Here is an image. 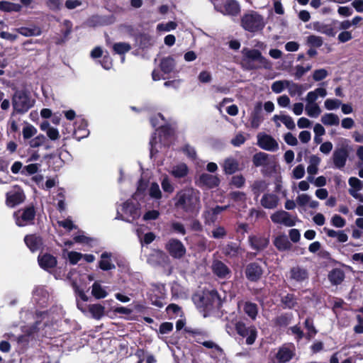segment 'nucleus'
Here are the masks:
<instances>
[{"label":"nucleus","instance_id":"f257e3e1","mask_svg":"<svg viewBox=\"0 0 363 363\" xmlns=\"http://www.w3.org/2000/svg\"><path fill=\"white\" fill-rule=\"evenodd\" d=\"M21 315L22 318L25 316L26 320L35 318V324L21 326L23 334L18 337L13 333H6L4 336L9 339L14 338L23 346L33 341L39 340L40 337L51 335L48 331L50 330V325L48 323L50 316L52 318V322L57 320L55 315H53V313H49L47 311H36L35 317H34L33 313L22 311Z\"/></svg>","mask_w":363,"mask_h":363},{"label":"nucleus","instance_id":"f03ea898","mask_svg":"<svg viewBox=\"0 0 363 363\" xmlns=\"http://www.w3.org/2000/svg\"><path fill=\"white\" fill-rule=\"evenodd\" d=\"M174 199L175 206L186 213H198L201 208L200 192L192 187L179 191Z\"/></svg>","mask_w":363,"mask_h":363},{"label":"nucleus","instance_id":"7ed1b4c3","mask_svg":"<svg viewBox=\"0 0 363 363\" xmlns=\"http://www.w3.org/2000/svg\"><path fill=\"white\" fill-rule=\"evenodd\" d=\"M242 67L247 70L265 69H269L272 67V63L262 56L260 51L256 49L243 48L242 50Z\"/></svg>","mask_w":363,"mask_h":363},{"label":"nucleus","instance_id":"20e7f679","mask_svg":"<svg viewBox=\"0 0 363 363\" xmlns=\"http://www.w3.org/2000/svg\"><path fill=\"white\" fill-rule=\"evenodd\" d=\"M35 102V99L28 91L25 89L15 91L11 97L13 114H24L27 113L33 107Z\"/></svg>","mask_w":363,"mask_h":363},{"label":"nucleus","instance_id":"39448f33","mask_svg":"<svg viewBox=\"0 0 363 363\" xmlns=\"http://www.w3.org/2000/svg\"><path fill=\"white\" fill-rule=\"evenodd\" d=\"M140 214L139 203H134L133 200H128L118 208L116 218L131 223L138 219Z\"/></svg>","mask_w":363,"mask_h":363},{"label":"nucleus","instance_id":"423d86ee","mask_svg":"<svg viewBox=\"0 0 363 363\" xmlns=\"http://www.w3.org/2000/svg\"><path fill=\"white\" fill-rule=\"evenodd\" d=\"M265 26L263 16L256 11H251L241 18V26L245 30L255 33L262 30Z\"/></svg>","mask_w":363,"mask_h":363},{"label":"nucleus","instance_id":"0eeeda50","mask_svg":"<svg viewBox=\"0 0 363 363\" xmlns=\"http://www.w3.org/2000/svg\"><path fill=\"white\" fill-rule=\"evenodd\" d=\"M349 152L350 146L347 140H345V143L335 147L332 155L335 168L342 169L345 167L349 157Z\"/></svg>","mask_w":363,"mask_h":363},{"label":"nucleus","instance_id":"6e6552de","mask_svg":"<svg viewBox=\"0 0 363 363\" xmlns=\"http://www.w3.org/2000/svg\"><path fill=\"white\" fill-rule=\"evenodd\" d=\"M146 262L151 266L162 267H167L171 263L169 255L160 249H152L146 256Z\"/></svg>","mask_w":363,"mask_h":363},{"label":"nucleus","instance_id":"1a4fd4ad","mask_svg":"<svg viewBox=\"0 0 363 363\" xmlns=\"http://www.w3.org/2000/svg\"><path fill=\"white\" fill-rule=\"evenodd\" d=\"M164 248L169 256L174 259H182L186 252L184 245L177 238H170L164 245Z\"/></svg>","mask_w":363,"mask_h":363},{"label":"nucleus","instance_id":"9d476101","mask_svg":"<svg viewBox=\"0 0 363 363\" xmlns=\"http://www.w3.org/2000/svg\"><path fill=\"white\" fill-rule=\"evenodd\" d=\"M35 216V211L33 206H28L24 209L18 210L13 214L16 225L21 227L31 224Z\"/></svg>","mask_w":363,"mask_h":363},{"label":"nucleus","instance_id":"9b49d317","mask_svg":"<svg viewBox=\"0 0 363 363\" xmlns=\"http://www.w3.org/2000/svg\"><path fill=\"white\" fill-rule=\"evenodd\" d=\"M215 9L224 14L235 16L240 11V5L235 0H221L220 3L215 4Z\"/></svg>","mask_w":363,"mask_h":363},{"label":"nucleus","instance_id":"f8f14e48","mask_svg":"<svg viewBox=\"0 0 363 363\" xmlns=\"http://www.w3.org/2000/svg\"><path fill=\"white\" fill-rule=\"evenodd\" d=\"M6 203L9 207H15L23 203L25 199V195L23 189L18 186H14L6 194Z\"/></svg>","mask_w":363,"mask_h":363},{"label":"nucleus","instance_id":"ddd939ff","mask_svg":"<svg viewBox=\"0 0 363 363\" xmlns=\"http://www.w3.org/2000/svg\"><path fill=\"white\" fill-rule=\"evenodd\" d=\"M236 331L242 337H246V344L252 345L257 335V331L254 326H246L242 323H238L235 325Z\"/></svg>","mask_w":363,"mask_h":363},{"label":"nucleus","instance_id":"4468645a","mask_svg":"<svg viewBox=\"0 0 363 363\" xmlns=\"http://www.w3.org/2000/svg\"><path fill=\"white\" fill-rule=\"evenodd\" d=\"M296 348L293 344H285L280 347L276 354V359L279 363L289 362L295 356Z\"/></svg>","mask_w":363,"mask_h":363},{"label":"nucleus","instance_id":"2eb2a0df","mask_svg":"<svg viewBox=\"0 0 363 363\" xmlns=\"http://www.w3.org/2000/svg\"><path fill=\"white\" fill-rule=\"evenodd\" d=\"M262 102H257L250 115V125L253 129H257L264 121Z\"/></svg>","mask_w":363,"mask_h":363},{"label":"nucleus","instance_id":"dca6fc26","mask_svg":"<svg viewBox=\"0 0 363 363\" xmlns=\"http://www.w3.org/2000/svg\"><path fill=\"white\" fill-rule=\"evenodd\" d=\"M273 223L277 224H282L287 227L294 226L296 224L295 220L291 215L284 211H277L272 213L270 216Z\"/></svg>","mask_w":363,"mask_h":363},{"label":"nucleus","instance_id":"f3484780","mask_svg":"<svg viewBox=\"0 0 363 363\" xmlns=\"http://www.w3.org/2000/svg\"><path fill=\"white\" fill-rule=\"evenodd\" d=\"M289 279L291 282L302 284L308 279V272L303 267H294L289 271Z\"/></svg>","mask_w":363,"mask_h":363},{"label":"nucleus","instance_id":"a211bd4d","mask_svg":"<svg viewBox=\"0 0 363 363\" xmlns=\"http://www.w3.org/2000/svg\"><path fill=\"white\" fill-rule=\"evenodd\" d=\"M196 184L199 187L213 189L217 187L219 185L220 179L216 175L203 173L196 179Z\"/></svg>","mask_w":363,"mask_h":363},{"label":"nucleus","instance_id":"6ab92c4d","mask_svg":"<svg viewBox=\"0 0 363 363\" xmlns=\"http://www.w3.org/2000/svg\"><path fill=\"white\" fill-rule=\"evenodd\" d=\"M257 144L263 150L274 152L279 149L277 142L270 135L259 134L257 136Z\"/></svg>","mask_w":363,"mask_h":363},{"label":"nucleus","instance_id":"aec40b11","mask_svg":"<svg viewBox=\"0 0 363 363\" xmlns=\"http://www.w3.org/2000/svg\"><path fill=\"white\" fill-rule=\"evenodd\" d=\"M263 273L262 267L257 263H250L245 269L246 277L251 281L259 280Z\"/></svg>","mask_w":363,"mask_h":363},{"label":"nucleus","instance_id":"412c9836","mask_svg":"<svg viewBox=\"0 0 363 363\" xmlns=\"http://www.w3.org/2000/svg\"><path fill=\"white\" fill-rule=\"evenodd\" d=\"M279 203V196L274 193H264L260 199V204L266 209H274Z\"/></svg>","mask_w":363,"mask_h":363},{"label":"nucleus","instance_id":"4be33fe9","mask_svg":"<svg viewBox=\"0 0 363 363\" xmlns=\"http://www.w3.org/2000/svg\"><path fill=\"white\" fill-rule=\"evenodd\" d=\"M212 270L214 274L220 279H228L231 271L228 267L220 260H215L212 264Z\"/></svg>","mask_w":363,"mask_h":363},{"label":"nucleus","instance_id":"5701e85b","mask_svg":"<svg viewBox=\"0 0 363 363\" xmlns=\"http://www.w3.org/2000/svg\"><path fill=\"white\" fill-rule=\"evenodd\" d=\"M74 134L78 140L89 135V130L87 129V122L84 118H77L76 121Z\"/></svg>","mask_w":363,"mask_h":363},{"label":"nucleus","instance_id":"b1692460","mask_svg":"<svg viewBox=\"0 0 363 363\" xmlns=\"http://www.w3.org/2000/svg\"><path fill=\"white\" fill-rule=\"evenodd\" d=\"M228 208L227 206H216L215 208H208L203 213V216L205 218V222L207 224H212L218 220V216L226 210Z\"/></svg>","mask_w":363,"mask_h":363},{"label":"nucleus","instance_id":"393cba45","mask_svg":"<svg viewBox=\"0 0 363 363\" xmlns=\"http://www.w3.org/2000/svg\"><path fill=\"white\" fill-rule=\"evenodd\" d=\"M274 157L273 155L264 152H258L253 156L252 162L256 167H267L274 163Z\"/></svg>","mask_w":363,"mask_h":363},{"label":"nucleus","instance_id":"a878e982","mask_svg":"<svg viewBox=\"0 0 363 363\" xmlns=\"http://www.w3.org/2000/svg\"><path fill=\"white\" fill-rule=\"evenodd\" d=\"M189 172L188 166L184 162L173 165L169 170V174L176 179L185 178L188 175Z\"/></svg>","mask_w":363,"mask_h":363},{"label":"nucleus","instance_id":"bb28decb","mask_svg":"<svg viewBox=\"0 0 363 363\" xmlns=\"http://www.w3.org/2000/svg\"><path fill=\"white\" fill-rule=\"evenodd\" d=\"M49 294L43 286H38L33 291V300L40 307H43L48 303Z\"/></svg>","mask_w":363,"mask_h":363},{"label":"nucleus","instance_id":"cd10ccee","mask_svg":"<svg viewBox=\"0 0 363 363\" xmlns=\"http://www.w3.org/2000/svg\"><path fill=\"white\" fill-rule=\"evenodd\" d=\"M38 260L40 266L47 271L54 268L57 264L56 258L50 254L39 255Z\"/></svg>","mask_w":363,"mask_h":363},{"label":"nucleus","instance_id":"c85d7f7f","mask_svg":"<svg viewBox=\"0 0 363 363\" xmlns=\"http://www.w3.org/2000/svg\"><path fill=\"white\" fill-rule=\"evenodd\" d=\"M24 241L31 252L38 251L43 245L42 239L35 235H26Z\"/></svg>","mask_w":363,"mask_h":363},{"label":"nucleus","instance_id":"c756f323","mask_svg":"<svg viewBox=\"0 0 363 363\" xmlns=\"http://www.w3.org/2000/svg\"><path fill=\"white\" fill-rule=\"evenodd\" d=\"M249 241L252 249L260 251L267 247L269 240L261 236H250Z\"/></svg>","mask_w":363,"mask_h":363},{"label":"nucleus","instance_id":"7c9ffc66","mask_svg":"<svg viewBox=\"0 0 363 363\" xmlns=\"http://www.w3.org/2000/svg\"><path fill=\"white\" fill-rule=\"evenodd\" d=\"M222 167L225 174H232L239 169V162L236 159L230 157L223 161Z\"/></svg>","mask_w":363,"mask_h":363},{"label":"nucleus","instance_id":"2f4dec72","mask_svg":"<svg viewBox=\"0 0 363 363\" xmlns=\"http://www.w3.org/2000/svg\"><path fill=\"white\" fill-rule=\"evenodd\" d=\"M327 95V91L325 88H317L313 91H309L306 96V102L307 104H317L316 101L318 97L324 98Z\"/></svg>","mask_w":363,"mask_h":363},{"label":"nucleus","instance_id":"473e14b6","mask_svg":"<svg viewBox=\"0 0 363 363\" xmlns=\"http://www.w3.org/2000/svg\"><path fill=\"white\" fill-rule=\"evenodd\" d=\"M111 254L107 252H103L101 255V260L99 267L104 271H108L116 268L115 264L111 260Z\"/></svg>","mask_w":363,"mask_h":363},{"label":"nucleus","instance_id":"72a5a7b5","mask_svg":"<svg viewBox=\"0 0 363 363\" xmlns=\"http://www.w3.org/2000/svg\"><path fill=\"white\" fill-rule=\"evenodd\" d=\"M16 31L25 36V37H31V36H39L41 35L42 31L40 28L38 26H33L32 27H20L16 28Z\"/></svg>","mask_w":363,"mask_h":363},{"label":"nucleus","instance_id":"f704fd0d","mask_svg":"<svg viewBox=\"0 0 363 363\" xmlns=\"http://www.w3.org/2000/svg\"><path fill=\"white\" fill-rule=\"evenodd\" d=\"M62 254L72 265L77 264L81 259H82V254L76 251L63 250Z\"/></svg>","mask_w":363,"mask_h":363},{"label":"nucleus","instance_id":"c9c22d12","mask_svg":"<svg viewBox=\"0 0 363 363\" xmlns=\"http://www.w3.org/2000/svg\"><path fill=\"white\" fill-rule=\"evenodd\" d=\"M320 121L323 124L328 126L338 125L340 123L338 116L333 113L323 114L321 116Z\"/></svg>","mask_w":363,"mask_h":363},{"label":"nucleus","instance_id":"e433bc0d","mask_svg":"<svg viewBox=\"0 0 363 363\" xmlns=\"http://www.w3.org/2000/svg\"><path fill=\"white\" fill-rule=\"evenodd\" d=\"M313 28L317 32L323 34H325L328 36H334L335 32L331 26L325 24L320 22H315L313 24Z\"/></svg>","mask_w":363,"mask_h":363},{"label":"nucleus","instance_id":"4c0bfd02","mask_svg":"<svg viewBox=\"0 0 363 363\" xmlns=\"http://www.w3.org/2000/svg\"><path fill=\"white\" fill-rule=\"evenodd\" d=\"M223 252L229 257H235L240 253V248L238 244L230 242L223 247Z\"/></svg>","mask_w":363,"mask_h":363},{"label":"nucleus","instance_id":"58836bf2","mask_svg":"<svg viewBox=\"0 0 363 363\" xmlns=\"http://www.w3.org/2000/svg\"><path fill=\"white\" fill-rule=\"evenodd\" d=\"M287 89L291 96H301L305 91L303 85L289 80Z\"/></svg>","mask_w":363,"mask_h":363},{"label":"nucleus","instance_id":"ea45409f","mask_svg":"<svg viewBox=\"0 0 363 363\" xmlns=\"http://www.w3.org/2000/svg\"><path fill=\"white\" fill-rule=\"evenodd\" d=\"M320 158L315 155H313L309 158V164L307 167V172L308 174L315 175L318 173V165L320 163Z\"/></svg>","mask_w":363,"mask_h":363},{"label":"nucleus","instance_id":"a19ab883","mask_svg":"<svg viewBox=\"0 0 363 363\" xmlns=\"http://www.w3.org/2000/svg\"><path fill=\"white\" fill-rule=\"evenodd\" d=\"M147 193L149 196L155 201L160 200L162 197L160 186L156 182H152L150 184L147 188Z\"/></svg>","mask_w":363,"mask_h":363},{"label":"nucleus","instance_id":"79ce46f5","mask_svg":"<svg viewBox=\"0 0 363 363\" xmlns=\"http://www.w3.org/2000/svg\"><path fill=\"white\" fill-rule=\"evenodd\" d=\"M344 278L345 274L343 271L339 269L332 270L328 275L329 280L334 285H337L342 283Z\"/></svg>","mask_w":363,"mask_h":363},{"label":"nucleus","instance_id":"37998d69","mask_svg":"<svg viewBox=\"0 0 363 363\" xmlns=\"http://www.w3.org/2000/svg\"><path fill=\"white\" fill-rule=\"evenodd\" d=\"M91 294L96 298L101 299L106 297L108 293L99 282L95 281L92 285Z\"/></svg>","mask_w":363,"mask_h":363},{"label":"nucleus","instance_id":"c03bdc74","mask_svg":"<svg viewBox=\"0 0 363 363\" xmlns=\"http://www.w3.org/2000/svg\"><path fill=\"white\" fill-rule=\"evenodd\" d=\"M22 9V6L19 4H15L10 1H0V10L6 12H19Z\"/></svg>","mask_w":363,"mask_h":363},{"label":"nucleus","instance_id":"a18cd8bd","mask_svg":"<svg viewBox=\"0 0 363 363\" xmlns=\"http://www.w3.org/2000/svg\"><path fill=\"white\" fill-rule=\"evenodd\" d=\"M174 60L172 57H167L162 59L160 62V68L165 74L172 72L174 68Z\"/></svg>","mask_w":363,"mask_h":363},{"label":"nucleus","instance_id":"49530a36","mask_svg":"<svg viewBox=\"0 0 363 363\" xmlns=\"http://www.w3.org/2000/svg\"><path fill=\"white\" fill-rule=\"evenodd\" d=\"M273 121H280L289 130H294L296 127L293 118L287 115H274L272 118Z\"/></svg>","mask_w":363,"mask_h":363},{"label":"nucleus","instance_id":"de8ad7c7","mask_svg":"<svg viewBox=\"0 0 363 363\" xmlns=\"http://www.w3.org/2000/svg\"><path fill=\"white\" fill-rule=\"evenodd\" d=\"M267 187L268 184L263 180L255 181L251 186L252 191L256 199L259 196L261 193L264 192Z\"/></svg>","mask_w":363,"mask_h":363},{"label":"nucleus","instance_id":"09e8293b","mask_svg":"<svg viewBox=\"0 0 363 363\" xmlns=\"http://www.w3.org/2000/svg\"><path fill=\"white\" fill-rule=\"evenodd\" d=\"M137 235L139 238L140 242L142 245V247L144 245H149L152 243L155 240V235L152 232H149L145 233L143 236H142V232L140 229L136 230Z\"/></svg>","mask_w":363,"mask_h":363},{"label":"nucleus","instance_id":"8fccbe9b","mask_svg":"<svg viewBox=\"0 0 363 363\" xmlns=\"http://www.w3.org/2000/svg\"><path fill=\"white\" fill-rule=\"evenodd\" d=\"M89 311L94 318L99 320L104 315L105 308L101 304H91L89 306Z\"/></svg>","mask_w":363,"mask_h":363},{"label":"nucleus","instance_id":"3c124183","mask_svg":"<svg viewBox=\"0 0 363 363\" xmlns=\"http://www.w3.org/2000/svg\"><path fill=\"white\" fill-rule=\"evenodd\" d=\"M306 114L311 118H318L321 113V109L318 104H307L305 106Z\"/></svg>","mask_w":363,"mask_h":363},{"label":"nucleus","instance_id":"603ef678","mask_svg":"<svg viewBox=\"0 0 363 363\" xmlns=\"http://www.w3.org/2000/svg\"><path fill=\"white\" fill-rule=\"evenodd\" d=\"M274 245L279 250L284 251L290 248L291 243L284 235H280L274 240Z\"/></svg>","mask_w":363,"mask_h":363},{"label":"nucleus","instance_id":"864d4df0","mask_svg":"<svg viewBox=\"0 0 363 363\" xmlns=\"http://www.w3.org/2000/svg\"><path fill=\"white\" fill-rule=\"evenodd\" d=\"M281 303L284 308H294L296 304V298L294 294H287L281 298Z\"/></svg>","mask_w":363,"mask_h":363},{"label":"nucleus","instance_id":"5fc2aeb1","mask_svg":"<svg viewBox=\"0 0 363 363\" xmlns=\"http://www.w3.org/2000/svg\"><path fill=\"white\" fill-rule=\"evenodd\" d=\"M38 133L37 128L30 123H26L23 128L22 134L24 140L30 139Z\"/></svg>","mask_w":363,"mask_h":363},{"label":"nucleus","instance_id":"6e6d98bb","mask_svg":"<svg viewBox=\"0 0 363 363\" xmlns=\"http://www.w3.org/2000/svg\"><path fill=\"white\" fill-rule=\"evenodd\" d=\"M244 311L250 318L255 320L258 312L257 306L255 303L247 302L244 306Z\"/></svg>","mask_w":363,"mask_h":363},{"label":"nucleus","instance_id":"4d7b16f0","mask_svg":"<svg viewBox=\"0 0 363 363\" xmlns=\"http://www.w3.org/2000/svg\"><path fill=\"white\" fill-rule=\"evenodd\" d=\"M289 80H277L272 83L271 89L274 93H281L285 89H287Z\"/></svg>","mask_w":363,"mask_h":363},{"label":"nucleus","instance_id":"13d9d810","mask_svg":"<svg viewBox=\"0 0 363 363\" xmlns=\"http://www.w3.org/2000/svg\"><path fill=\"white\" fill-rule=\"evenodd\" d=\"M113 51L118 55H124L131 49L130 44L127 43H117L113 45Z\"/></svg>","mask_w":363,"mask_h":363},{"label":"nucleus","instance_id":"bf43d9fd","mask_svg":"<svg viewBox=\"0 0 363 363\" xmlns=\"http://www.w3.org/2000/svg\"><path fill=\"white\" fill-rule=\"evenodd\" d=\"M305 328L307 329L308 333L306 335V338L308 340H311L313 338L316 333H318L317 330L313 325L312 320H311L309 318H306L304 323Z\"/></svg>","mask_w":363,"mask_h":363},{"label":"nucleus","instance_id":"052dcab7","mask_svg":"<svg viewBox=\"0 0 363 363\" xmlns=\"http://www.w3.org/2000/svg\"><path fill=\"white\" fill-rule=\"evenodd\" d=\"M46 141H47L46 137L43 134H40V135H37L36 137H35L34 138L31 139L28 142V144L30 147L36 148V147H39L43 145Z\"/></svg>","mask_w":363,"mask_h":363},{"label":"nucleus","instance_id":"680f3d73","mask_svg":"<svg viewBox=\"0 0 363 363\" xmlns=\"http://www.w3.org/2000/svg\"><path fill=\"white\" fill-rule=\"evenodd\" d=\"M161 186L163 191L166 193L172 194L174 191V186L167 175L163 177L161 181Z\"/></svg>","mask_w":363,"mask_h":363},{"label":"nucleus","instance_id":"e2e57ef3","mask_svg":"<svg viewBox=\"0 0 363 363\" xmlns=\"http://www.w3.org/2000/svg\"><path fill=\"white\" fill-rule=\"evenodd\" d=\"M292 317L291 313L282 314L276 318V324L279 326H286L291 323Z\"/></svg>","mask_w":363,"mask_h":363},{"label":"nucleus","instance_id":"0e129e2a","mask_svg":"<svg viewBox=\"0 0 363 363\" xmlns=\"http://www.w3.org/2000/svg\"><path fill=\"white\" fill-rule=\"evenodd\" d=\"M311 69V65H308L306 67L303 65H298L295 66L294 70L295 72L294 74L296 79L301 78L307 72H308Z\"/></svg>","mask_w":363,"mask_h":363},{"label":"nucleus","instance_id":"69168bd1","mask_svg":"<svg viewBox=\"0 0 363 363\" xmlns=\"http://www.w3.org/2000/svg\"><path fill=\"white\" fill-rule=\"evenodd\" d=\"M62 1L63 0H47L46 6L54 12L59 11L62 8Z\"/></svg>","mask_w":363,"mask_h":363},{"label":"nucleus","instance_id":"338daca9","mask_svg":"<svg viewBox=\"0 0 363 363\" xmlns=\"http://www.w3.org/2000/svg\"><path fill=\"white\" fill-rule=\"evenodd\" d=\"M172 230L177 234L184 235L186 233L184 224L178 221H172L170 223Z\"/></svg>","mask_w":363,"mask_h":363},{"label":"nucleus","instance_id":"774afa93","mask_svg":"<svg viewBox=\"0 0 363 363\" xmlns=\"http://www.w3.org/2000/svg\"><path fill=\"white\" fill-rule=\"evenodd\" d=\"M307 43L313 47L319 48L322 46L323 40L320 36L311 35L307 37Z\"/></svg>","mask_w":363,"mask_h":363}]
</instances>
